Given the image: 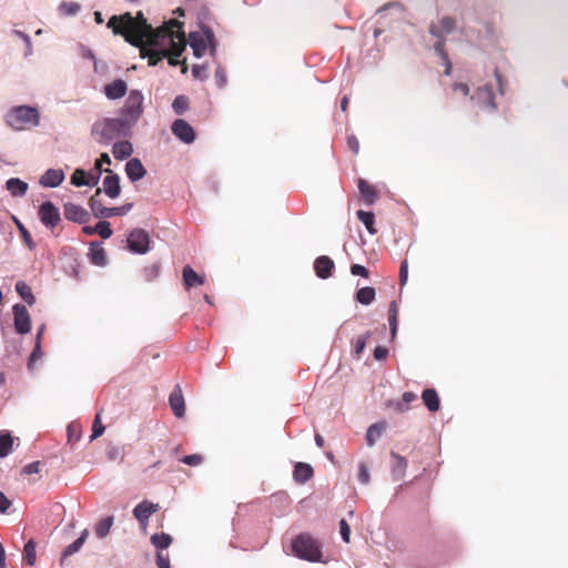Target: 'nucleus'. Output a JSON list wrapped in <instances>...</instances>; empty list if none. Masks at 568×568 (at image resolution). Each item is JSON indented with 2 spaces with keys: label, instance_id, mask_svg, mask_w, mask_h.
<instances>
[{
  "label": "nucleus",
  "instance_id": "obj_13",
  "mask_svg": "<svg viewBox=\"0 0 568 568\" xmlns=\"http://www.w3.org/2000/svg\"><path fill=\"white\" fill-rule=\"evenodd\" d=\"M173 134L184 143H192L195 140L193 128L182 119H178L172 124Z\"/></svg>",
  "mask_w": 568,
  "mask_h": 568
},
{
  "label": "nucleus",
  "instance_id": "obj_35",
  "mask_svg": "<svg viewBox=\"0 0 568 568\" xmlns=\"http://www.w3.org/2000/svg\"><path fill=\"white\" fill-rule=\"evenodd\" d=\"M388 322L390 328L392 339L396 337L397 327H398V307L395 301L389 304L388 308Z\"/></svg>",
  "mask_w": 568,
  "mask_h": 568
},
{
  "label": "nucleus",
  "instance_id": "obj_32",
  "mask_svg": "<svg viewBox=\"0 0 568 568\" xmlns=\"http://www.w3.org/2000/svg\"><path fill=\"white\" fill-rule=\"evenodd\" d=\"M89 536V530L88 529H84L82 532H81V536L75 540L73 541L72 544H70L64 550H63V554H62V558H61V565H63L64 562V559L69 556H72L74 555L75 552H78L81 547L83 546V544L85 542L87 538Z\"/></svg>",
  "mask_w": 568,
  "mask_h": 568
},
{
  "label": "nucleus",
  "instance_id": "obj_27",
  "mask_svg": "<svg viewBox=\"0 0 568 568\" xmlns=\"http://www.w3.org/2000/svg\"><path fill=\"white\" fill-rule=\"evenodd\" d=\"M98 182V175H88L82 169H77L71 175V183L75 186L94 185Z\"/></svg>",
  "mask_w": 568,
  "mask_h": 568
},
{
  "label": "nucleus",
  "instance_id": "obj_11",
  "mask_svg": "<svg viewBox=\"0 0 568 568\" xmlns=\"http://www.w3.org/2000/svg\"><path fill=\"white\" fill-rule=\"evenodd\" d=\"M63 213L68 221L74 223L84 224L90 220L89 212L84 207L72 202H68L63 205Z\"/></svg>",
  "mask_w": 568,
  "mask_h": 568
},
{
  "label": "nucleus",
  "instance_id": "obj_56",
  "mask_svg": "<svg viewBox=\"0 0 568 568\" xmlns=\"http://www.w3.org/2000/svg\"><path fill=\"white\" fill-rule=\"evenodd\" d=\"M40 336H41V332L38 333V342H37V345L34 347V349L32 351L31 355H30V358H29V367H31V365L41 357V348H40Z\"/></svg>",
  "mask_w": 568,
  "mask_h": 568
},
{
  "label": "nucleus",
  "instance_id": "obj_4",
  "mask_svg": "<svg viewBox=\"0 0 568 568\" xmlns=\"http://www.w3.org/2000/svg\"><path fill=\"white\" fill-rule=\"evenodd\" d=\"M292 549L296 557L308 561H322V546L310 534H300L292 542Z\"/></svg>",
  "mask_w": 568,
  "mask_h": 568
},
{
  "label": "nucleus",
  "instance_id": "obj_23",
  "mask_svg": "<svg viewBox=\"0 0 568 568\" xmlns=\"http://www.w3.org/2000/svg\"><path fill=\"white\" fill-rule=\"evenodd\" d=\"M456 27V21L452 17L442 18L439 26L430 24L429 32L436 38H443L445 33H450Z\"/></svg>",
  "mask_w": 568,
  "mask_h": 568
},
{
  "label": "nucleus",
  "instance_id": "obj_41",
  "mask_svg": "<svg viewBox=\"0 0 568 568\" xmlns=\"http://www.w3.org/2000/svg\"><path fill=\"white\" fill-rule=\"evenodd\" d=\"M113 525V517L112 516H109L102 520H100L95 527V534L99 538H104L109 531H110V528L112 527Z\"/></svg>",
  "mask_w": 568,
  "mask_h": 568
},
{
  "label": "nucleus",
  "instance_id": "obj_12",
  "mask_svg": "<svg viewBox=\"0 0 568 568\" xmlns=\"http://www.w3.org/2000/svg\"><path fill=\"white\" fill-rule=\"evenodd\" d=\"M471 100H476V102L483 108L490 110L496 109L495 94L490 84L478 88L476 93L471 97Z\"/></svg>",
  "mask_w": 568,
  "mask_h": 568
},
{
  "label": "nucleus",
  "instance_id": "obj_30",
  "mask_svg": "<svg viewBox=\"0 0 568 568\" xmlns=\"http://www.w3.org/2000/svg\"><path fill=\"white\" fill-rule=\"evenodd\" d=\"M6 187L12 196H23L28 191V183L20 179L11 178L7 181Z\"/></svg>",
  "mask_w": 568,
  "mask_h": 568
},
{
  "label": "nucleus",
  "instance_id": "obj_8",
  "mask_svg": "<svg viewBox=\"0 0 568 568\" xmlns=\"http://www.w3.org/2000/svg\"><path fill=\"white\" fill-rule=\"evenodd\" d=\"M38 216L49 230L55 229L61 222L59 209L50 201H45L39 206Z\"/></svg>",
  "mask_w": 568,
  "mask_h": 568
},
{
  "label": "nucleus",
  "instance_id": "obj_39",
  "mask_svg": "<svg viewBox=\"0 0 568 568\" xmlns=\"http://www.w3.org/2000/svg\"><path fill=\"white\" fill-rule=\"evenodd\" d=\"M172 537L165 532H162V534H154L152 537H151V541L152 544L158 548V549H165L168 548L171 544H172Z\"/></svg>",
  "mask_w": 568,
  "mask_h": 568
},
{
  "label": "nucleus",
  "instance_id": "obj_16",
  "mask_svg": "<svg viewBox=\"0 0 568 568\" xmlns=\"http://www.w3.org/2000/svg\"><path fill=\"white\" fill-rule=\"evenodd\" d=\"M169 404L178 418H182L185 415V402L180 386H176L170 394Z\"/></svg>",
  "mask_w": 568,
  "mask_h": 568
},
{
  "label": "nucleus",
  "instance_id": "obj_14",
  "mask_svg": "<svg viewBox=\"0 0 568 568\" xmlns=\"http://www.w3.org/2000/svg\"><path fill=\"white\" fill-rule=\"evenodd\" d=\"M105 172L109 174L102 181L101 192L103 191L111 199H116L121 193L120 178L110 169H106Z\"/></svg>",
  "mask_w": 568,
  "mask_h": 568
},
{
  "label": "nucleus",
  "instance_id": "obj_51",
  "mask_svg": "<svg viewBox=\"0 0 568 568\" xmlns=\"http://www.w3.org/2000/svg\"><path fill=\"white\" fill-rule=\"evenodd\" d=\"M180 460L190 466H199L203 463V456L200 454L186 455Z\"/></svg>",
  "mask_w": 568,
  "mask_h": 568
},
{
  "label": "nucleus",
  "instance_id": "obj_40",
  "mask_svg": "<svg viewBox=\"0 0 568 568\" xmlns=\"http://www.w3.org/2000/svg\"><path fill=\"white\" fill-rule=\"evenodd\" d=\"M384 426L379 424L371 425L366 433V442L369 446H373L375 442L382 436Z\"/></svg>",
  "mask_w": 568,
  "mask_h": 568
},
{
  "label": "nucleus",
  "instance_id": "obj_61",
  "mask_svg": "<svg viewBox=\"0 0 568 568\" xmlns=\"http://www.w3.org/2000/svg\"><path fill=\"white\" fill-rule=\"evenodd\" d=\"M388 356V349L386 347H383V346H377L375 349H374V358L376 361H385Z\"/></svg>",
  "mask_w": 568,
  "mask_h": 568
},
{
  "label": "nucleus",
  "instance_id": "obj_15",
  "mask_svg": "<svg viewBox=\"0 0 568 568\" xmlns=\"http://www.w3.org/2000/svg\"><path fill=\"white\" fill-rule=\"evenodd\" d=\"M160 509L159 504H153L149 500H143L133 509L134 517L140 524L145 525L149 518Z\"/></svg>",
  "mask_w": 568,
  "mask_h": 568
},
{
  "label": "nucleus",
  "instance_id": "obj_3",
  "mask_svg": "<svg viewBox=\"0 0 568 568\" xmlns=\"http://www.w3.org/2000/svg\"><path fill=\"white\" fill-rule=\"evenodd\" d=\"M6 123L16 131L38 126L40 124V113L33 106H13L6 114Z\"/></svg>",
  "mask_w": 568,
  "mask_h": 568
},
{
  "label": "nucleus",
  "instance_id": "obj_58",
  "mask_svg": "<svg viewBox=\"0 0 568 568\" xmlns=\"http://www.w3.org/2000/svg\"><path fill=\"white\" fill-rule=\"evenodd\" d=\"M351 273L353 275L363 276V277H368V275H369L368 270L365 266L359 265V264H353L351 266Z\"/></svg>",
  "mask_w": 568,
  "mask_h": 568
},
{
  "label": "nucleus",
  "instance_id": "obj_54",
  "mask_svg": "<svg viewBox=\"0 0 568 568\" xmlns=\"http://www.w3.org/2000/svg\"><path fill=\"white\" fill-rule=\"evenodd\" d=\"M156 565L159 568H171L169 554L159 551L156 554Z\"/></svg>",
  "mask_w": 568,
  "mask_h": 568
},
{
  "label": "nucleus",
  "instance_id": "obj_34",
  "mask_svg": "<svg viewBox=\"0 0 568 568\" xmlns=\"http://www.w3.org/2000/svg\"><path fill=\"white\" fill-rule=\"evenodd\" d=\"M376 292L374 287L365 286L356 292V301L363 305H369L375 300Z\"/></svg>",
  "mask_w": 568,
  "mask_h": 568
},
{
  "label": "nucleus",
  "instance_id": "obj_46",
  "mask_svg": "<svg viewBox=\"0 0 568 568\" xmlns=\"http://www.w3.org/2000/svg\"><path fill=\"white\" fill-rule=\"evenodd\" d=\"M132 207L133 203H126L121 206L110 207V210H108V217L125 215L132 210Z\"/></svg>",
  "mask_w": 568,
  "mask_h": 568
},
{
  "label": "nucleus",
  "instance_id": "obj_20",
  "mask_svg": "<svg viewBox=\"0 0 568 568\" xmlns=\"http://www.w3.org/2000/svg\"><path fill=\"white\" fill-rule=\"evenodd\" d=\"M128 85L122 79H118L104 87V94L110 100H116L125 95Z\"/></svg>",
  "mask_w": 568,
  "mask_h": 568
},
{
  "label": "nucleus",
  "instance_id": "obj_50",
  "mask_svg": "<svg viewBox=\"0 0 568 568\" xmlns=\"http://www.w3.org/2000/svg\"><path fill=\"white\" fill-rule=\"evenodd\" d=\"M371 333L367 332L364 335L359 336L355 343V354L357 357L361 356V354L364 352L367 339L369 338Z\"/></svg>",
  "mask_w": 568,
  "mask_h": 568
},
{
  "label": "nucleus",
  "instance_id": "obj_55",
  "mask_svg": "<svg viewBox=\"0 0 568 568\" xmlns=\"http://www.w3.org/2000/svg\"><path fill=\"white\" fill-rule=\"evenodd\" d=\"M408 278V263L404 260L399 268V285L404 286Z\"/></svg>",
  "mask_w": 568,
  "mask_h": 568
},
{
  "label": "nucleus",
  "instance_id": "obj_22",
  "mask_svg": "<svg viewBox=\"0 0 568 568\" xmlns=\"http://www.w3.org/2000/svg\"><path fill=\"white\" fill-rule=\"evenodd\" d=\"M357 186L361 196L367 205H372L378 199L377 190L364 179H358Z\"/></svg>",
  "mask_w": 568,
  "mask_h": 568
},
{
  "label": "nucleus",
  "instance_id": "obj_26",
  "mask_svg": "<svg viewBox=\"0 0 568 568\" xmlns=\"http://www.w3.org/2000/svg\"><path fill=\"white\" fill-rule=\"evenodd\" d=\"M314 475L313 467L306 463H297L294 467L293 477L298 484H304Z\"/></svg>",
  "mask_w": 568,
  "mask_h": 568
},
{
  "label": "nucleus",
  "instance_id": "obj_9",
  "mask_svg": "<svg viewBox=\"0 0 568 568\" xmlns=\"http://www.w3.org/2000/svg\"><path fill=\"white\" fill-rule=\"evenodd\" d=\"M214 40V34L212 30L205 29L204 34L199 32H193L190 34V45L193 50V53L196 58H201L204 55L207 49V42L212 43Z\"/></svg>",
  "mask_w": 568,
  "mask_h": 568
},
{
  "label": "nucleus",
  "instance_id": "obj_59",
  "mask_svg": "<svg viewBox=\"0 0 568 568\" xmlns=\"http://www.w3.org/2000/svg\"><path fill=\"white\" fill-rule=\"evenodd\" d=\"M341 536L345 542H349L351 529L345 519H342L339 523Z\"/></svg>",
  "mask_w": 568,
  "mask_h": 568
},
{
  "label": "nucleus",
  "instance_id": "obj_5",
  "mask_svg": "<svg viewBox=\"0 0 568 568\" xmlns=\"http://www.w3.org/2000/svg\"><path fill=\"white\" fill-rule=\"evenodd\" d=\"M143 94L139 90H131L124 105L120 111L121 120L131 129L143 113Z\"/></svg>",
  "mask_w": 568,
  "mask_h": 568
},
{
  "label": "nucleus",
  "instance_id": "obj_6",
  "mask_svg": "<svg viewBox=\"0 0 568 568\" xmlns=\"http://www.w3.org/2000/svg\"><path fill=\"white\" fill-rule=\"evenodd\" d=\"M164 28H169V32H161L158 38V43L169 39L170 49L168 51V55L180 57L185 49V36L182 30V23L178 20H170V22L164 26Z\"/></svg>",
  "mask_w": 568,
  "mask_h": 568
},
{
  "label": "nucleus",
  "instance_id": "obj_10",
  "mask_svg": "<svg viewBox=\"0 0 568 568\" xmlns=\"http://www.w3.org/2000/svg\"><path fill=\"white\" fill-rule=\"evenodd\" d=\"M14 328L19 334H27L31 328L30 315L24 305L16 304L13 306Z\"/></svg>",
  "mask_w": 568,
  "mask_h": 568
},
{
  "label": "nucleus",
  "instance_id": "obj_57",
  "mask_svg": "<svg viewBox=\"0 0 568 568\" xmlns=\"http://www.w3.org/2000/svg\"><path fill=\"white\" fill-rule=\"evenodd\" d=\"M435 51L439 54L442 60H447L448 54L445 51V40L443 38H438V41L435 43Z\"/></svg>",
  "mask_w": 568,
  "mask_h": 568
},
{
  "label": "nucleus",
  "instance_id": "obj_7",
  "mask_svg": "<svg viewBox=\"0 0 568 568\" xmlns=\"http://www.w3.org/2000/svg\"><path fill=\"white\" fill-rule=\"evenodd\" d=\"M128 247L136 254H144L150 248L151 239L149 233L143 229H134L128 236Z\"/></svg>",
  "mask_w": 568,
  "mask_h": 568
},
{
  "label": "nucleus",
  "instance_id": "obj_19",
  "mask_svg": "<svg viewBox=\"0 0 568 568\" xmlns=\"http://www.w3.org/2000/svg\"><path fill=\"white\" fill-rule=\"evenodd\" d=\"M333 268L334 262L326 255L318 256L314 262V270L320 278H328Z\"/></svg>",
  "mask_w": 568,
  "mask_h": 568
},
{
  "label": "nucleus",
  "instance_id": "obj_63",
  "mask_svg": "<svg viewBox=\"0 0 568 568\" xmlns=\"http://www.w3.org/2000/svg\"><path fill=\"white\" fill-rule=\"evenodd\" d=\"M40 471V463L33 462L23 467V473L27 475L37 474Z\"/></svg>",
  "mask_w": 568,
  "mask_h": 568
},
{
  "label": "nucleus",
  "instance_id": "obj_28",
  "mask_svg": "<svg viewBox=\"0 0 568 568\" xmlns=\"http://www.w3.org/2000/svg\"><path fill=\"white\" fill-rule=\"evenodd\" d=\"M393 459L392 473L395 479H400L404 477L405 471L407 469L408 463L407 459L394 452L390 454Z\"/></svg>",
  "mask_w": 568,
  "mask_h": 568
},
{
  "label": "nucleus",
  "instance_id": "obj_36",
  "mask_svg": "<svg viewBox=\"0 0 568 568\" xmlns=\"http://www.w3.org/2000/svg\"><path fill=\"white\" fill-rule=\"evenodd\" d=\"M37 560L36 541L30 539L23 547V561L29 566H33Z\"/></svg>",
  "mask_w": 568,
  "mask_h": 568
},
{
  "label": "nucleus",
  "instance_id": "obj_48",
  "mask_svg": "<svg viewBox=\"0 0 568 568\" xmlns=\"http://www.w3.org/2000/svg\"><path fill=\"white\" fill-rule=\"evenodd\" d=\"M80 10V4L77 2H63L60 6V11L67 16H73Z\"/></svg>",
  "mask_w": 568,
  "mask_h": 568
},
{
  "label": "nucleus",
  "instance_id": "obj_33",
  "mask_svg": "<svg viewBox=\"0 0 568 568\" xmlns=\"http://www.w3.org/2000/svg\"><path fill=\"white\" fill-rule=\"evenodd\" d=\"M356 215L357 219L365 225L368 233L373 235L377 233V230L375 229V216L373 212L358 210Z\"/></svg>",
  "mask_w": 568,
  "mask_h": 568
},
{
  "label": "nucleus",
  "instance_id": "obj_52",
  "mask_svg": "<svg viewBox=\"0 0 568 568\" xmlns=\"http://www.w3.org/2000/svg\"><path fill=\"white\" fill-rule=\"evenodd\" d=\"M214 78H215V81H216V84L219 88L225 87V84L227 82V78H226V72L223 68L219 67L215 70Z\"/></svg>",
  "mask_w": 568,
  "mask_h": 568
},
{
  "label": "nucleus",
  "instance_id": "obj_2",
  "mask_svg": "<svg viewBox=\"0 0 568 568\" xmlns=\"http://www.w3.org/2000/svg\"><path fill=\"white\" fill-rule=\"evenodd\" d=\"M130 128L119 119L104 118L93 123L91 134L99 143H109L112 140L126 135Z\"/></svg>",
  "mask_w": 568,
  "mask_h": 568
},
{
  "label": "nucleus",
  "instance_id": "obj_1",
  "mask_svg": "<svg viewBox=\"0 0 568 568\" xmlns=\"http://www.w3.org/2000/svg\"><path fill=\"white\" fill-rule=\"evenodd\" d=\"M106 27L112 29L114 34L122 36L126 42L135 47H140L144 41L150 44H158L161 32L170 31L169 28L164 27L153 29L141 11L135 17H132L130 12L112 16Z\"/></svg>",
  "mask_w": 568,
  "mask_h": 568
},
{
  "label": "nucleus",
  "instance_id": "obj_62",
  "mask_svg": "<svg viewBox=\"0 0 568 568\" xmlns=\"http://www.w3.org/2000/svg\"><path fill=\"white\" fill-rule=\"evenodd\" d=\"M347 145L354 154H357L359 152V141L355 135H349L347 138Z\"/></svg>",
  "mask_w": 568,
  "mask_h": 568
},
{
  "label": "nucleus",
  "instance_id": "obj_64",
  "mask_svg": "<svg viewBox=\"0 0 568 568\" xmlns=\"http://www.w3.org/2000/svg\"><path fill=\"white\" fill-rule=\"evenodd\" d=\"M452 88L454 92H460L465 97L470 92L469 87L466 83H454Z\"/></svg>",
  "mask_w": 568,
  "mask_h": 568
},
{
  "label": "nucleus",
  "instance_id": "obj_43",
  "mask_svg": "<svg viewBox=\"0 0 568 568\" xmlns=\"http://www.w3.org/2000/svg\"><path fill=\"white\" fill-rule=\"evenodd\" d=\"M13 221L21 234V237L23 240V242L26 243V245L30 248V250H33L36 244L31 237V234L29 233V231L24 227V225L17 219L13 216Z\"/></svg>",
  "mask_w": 568,
  "mask_h": 568
},
{
  "label": "nucleus",
  "instance_id": "obj_49",
  "mask_svg": "<svg viewBox=\"0 0 568 568\" xmlns=\"http://www.w3.org/2000/svg\"><path fill=\"white\" fill-rule=\"evenodd\" d=\"M104 429H105V427L101 423L100 413H98L93 420L91 438L94 439V438L101 436L104 433Z\"/></svg>",
  "mask_w": 568,
  "mask_h": 568
},
{
  "label": "nucleus",
  "instance_id": "obj_47",
  "mask_svg": "<svg viewBox=\"0 0 568 568\" xmlns=\"http://www.w3.org/2000/svg\"><path fill=\"white\" fill-rule=\"evenodd\" d=\"M95 230L102 239H109L113 233L110 223L106 221L98 222L95 225Z\"/></svg>",
  "mask_w": 568,
  "mask_h": 568
},
{
  "label": "nucleus",
  "instance_id": "obj_38",
  "mask_svg": "<svg viewBox=\"0 0 568 568\" xmlns=\"http://www.w3.org/2000/svg\"><path fill=\"white\" fill-rule=\"evenodd\" d=\"M141 52L144 57H148L150 65H156L163 58L168 57V51L165 50L158 51L154 49L146 50L143 48Z\"/></svg>",
  "mask_w": 568,
  "mask_h": 568
},
{
  "label": "nucleus",
  "instance_id": "obj_45",
  "mask_svg": "<svg viewBox=\"0 0 568 568\" xmlns=\"http://www.w3.org/2000/svg\"><path fill=\"white\" fill-rule=\"evenodd\" d=\"M172 108L176 114H183L189 109V99L185 95H178Z\"/></svg>",
  "mask_w": 568,
  "mask_h": 568
},
{
  "label": "nucleus",
  "instance_id": "obj_31",
  "mask_svg": "<svg viewBox=\"0 0 568 568\" xmlns=\"http://www.w3.org/2000/svg\"><path fill=\"white\" fill-rule=\"evenodd\" d=\"M422 398H423L425 406L430 412H437L439 409V405H440L439 397H438L437 392L434 388L425 389L422 394Z\"/></svg>",
  "mask_w": 568,
  "mask_h": 568
},
{
  "label": "nucleus",
  "instance_id": "obj_53",
  "mask_svg": "<svg viewBox=\"0 0 568 568\" xmlns=\"http://www.w3.org/2000/svg\"><path fill=\"white\" fill-rule=\"evenodd\" d=\"M207 70H209L207 67L204 64L203 65L195 64L192 68V74L197 80H204L207 77Z\"/></svg>",
  "mask_w": 568,
  "mask_h": 568
},
{
  "label": "nucleus",
  "instance_id": "obj_60",
  "mask_svg": "<svg viewBox=\"0 0 568 568\" xmlns=\"http://www.w3.org/2000/svg\"><path fill=\"white\" fill-rule=\"evenodd\" d=\"M358 479L362 484L365 485L369 483V473L364 463L359 464Z\"/></svg>",
  "mask_w": 568,
  "mask_h": 568
},
{
  "label": "nucleus",
  "instance_id": "obj_44",
  "mask_svg": "<svg viewBox=\"0 0 568 568\" xmlns=\"http://www.w3.org/2000/svg\"><path fill=\"white\" fill-rule=\"evenodd\" d=\"M13 439L10 434L0 435V457H6L12 449Z\"/></svg>",
  "mask_w": 568,
  "mask_h": 568
},
{
  "label": "nucleus",
  "instance_id": "obj_21",
  "mask_svg": "<svg viewBox=\"0 0 568 568\" xmlns=\"http://www.w3.org/2000/svg\"><path fill=\"white\" fill-rule=\"evenodd\" d=\"M183 283L186 290L203 285L205 277L197 274L190 265H185L182 271Z\"/></svg>",
  "mask_w": 568,
  "mask_h": 568
},
{
  "label": "nucleus",
  "instance_id": "obj_17",
  "mask_svg": "<svg viewBox=\"0 0 568 568\" xmlns=\"http://www.w3.org/2000/svg\"><path fill=\"white\" fill-rule=\"evenodd\" d=\"M64 180V172L60 169H49L40 178L39 183L44 187H57Z\"/></svg>",
  "mask_w": 568,
  "mask_h": 568
},
{
  "label": "nucleus",
  "instance_id": "obj_42",
  "mask_svg": "<svg viewBox=\"0 0 568 568\" xmlns=\"http://www.w3.org/2000/svg\"><path fill=\"white\" fill-rule=\"evenodd\" d=\"M160 274V264L159 263H152L150 265H146L142 270V276L144 281L152 282L154 281Z\"/></svg>",
  "mask_w": 568,
  "mask_h": 568
},
{
  "label": "nucleus",
  "instance_id": "obj_18",
  "mask_svg": "<svg viewBox=\"0 0 568 568\" xmlns=\"http://www.w3.org/2000/svg\"><path fill=\"white\" fill-rule=\"evenodd\" d=\"M125 173L132 182H136L145 176L146 170L143 166L142 162L139 159L134 158L126 162Z\"/></svg>",
  "mask_w": 568,
  "mask_h": 568
},
{
  "label": "nucleus",
  "instance_id": "obj_25",
  "mask_svg": "<svg viewBox=\"0 0 568 568\" xmlns=\"http://www.w3.org/2000/svg\"><path fill=\"white\" fill-rule=\"evenodd\" d=\"M101 194V189H97L95 193L90 197L89 205L92 211V214L98 219H106L108 217V210L110 207H106L102 204L101 200L99 199Z\"/></svg>",
  "mask_w": 568,
  "mask_h": 568
},
{
  "label": "nucleus",
  "instance_id": "obj_37",
  "mask_svg": "<svg viewBox=\"0 0 568 568\" xmlns=\"http://www.w3.org/2000/svg\"><path fill=\"white\" fill-rule=\"evenodd\" d=\"M16 291L29 305L34 304L36 298L32 294L31 287L27 283L19 281L16 284Z\"/></svg>",
  "mask_w": 568,
  "mask_h": 568
},
{
  "label": "nucleus",
  "instance_id": "obj_24",
  "mask_svg": "<svg viewBox=\"0 0 568 568\" xmlns=\"http://www.w3.org/2000/svg\"><path fill=\"white\" fill-rule=\"evenodd\" d=\"M89 258L92 264L97 266H104L106 264V253L104 247L99 242H92L89 248Z\"/></svg>",
  "mask_w": 568,
  "mask_h": 568
},
{
  "label": "nucleus",
  "instance_id": "obj_29",
  "mask_svg": "<svg viewBox=\"0 0 568 568\" xmlns=\"http://www.w3.org/2000/svg\"><path fill=\"white\" fill-rule=\"evenodd\" d=\"M112 153L116 160L128 159L133 153V145L129 141H118L113 144Z\"/></svg>",
  "mask_w": 568,
  "mask_h": 568
}]
</instances>
